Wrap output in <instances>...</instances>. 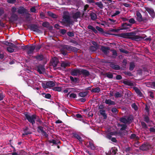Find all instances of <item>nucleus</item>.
<instances>
[{
  "mask_svg": "<svg viewBox=\"0 0 155 155\" xmlns=\"http://www.w3.org/2000/svg\"><path fill=\"white\" fill-rule=\"evenodd\" d=\"M87 3H90L92 5L94 6V4L95 2L94 0H87Z\"/></svg>",
  "mask_w": 155,
  "mask_h": 155,
  "instance_id": "52",
  "label": "nucleus"
},
{
  "mask_svg": "<svg viewBox=\"0 0 155 155\" xmlns=\"http://www.w3.org/2000/svg\"><path fill=\"white\" fill-rule=\"evenodd\" d=\"M58 63V60L57 59L55 58L53 59L52 62V65L54 67H57V64Z\"/></svg>",
  "mask_w": 155,
  "mask_h": 155,
  "instance_id": "34",
  "label": "nucleus"
},
{
  "mask_svg": "<svg viewBox=\"0 0 155 155\" xmlns=\"http://www.w3.org/2000/svg\"><path fill=\"white\" fill-rule=\"evenodd\" d=\"M132 35L130 37V39L132 40L136 41H140L142 39L144 38V37H143L140 36L136 35V33L134 32H131Z\"/></svg>",
  "mask_w": 155,
  "mask_h": 155,
  "instance_id": "5",
  "label": "nucleus"
},
{
  "mask_svg": "<svg viewBox=\"0 0 155 155\" xmlns=\"http://www.w3.org/2000/svg\"><path fill=\"white\" fill-rule=\"evenodd\" d=\"M55 85V83L52 81H48L46 83V85L48 86V88L53 87Z\"/></svg>",
  "mask_w": 155,
  "mask_h": 155,
  "instance_id": "22",
  "label": "nucleus"
},
{
  "mask_svg": "<svg viewBox=\"0 0 155 155\" xmlns=\"http://www.w3.org/2000/svg\"><path fill=\"white\" fill-rule=\"evenodd\" d=\"M136 16H137V20L139 22L144 21V19L142 18V15L139 12H137Z\"/></svg>",
  "mask_w": 155,
  "mask_h": 155,
  "instance_id": "16",
  "label": "nucleus"
},
{
  "mask_svg": "<svg viewBox=\"0 0 155 155\" xmlns=\"http://www.w3.org/2000/svg\"><path fill=\"white\" fill-rule=\"evenodd\" d=\"M8 47H11V48H17L18 47L16 45L13 44L12 43H11L9 45Z\"/></svg>",
  "mask_w": 155,
  "mask_h": 155,
  "instance_id": "64",
  "label": "nucleus"
},
{
  "mask_svg": "<svg viewBox=\"0 0 155 155\" xmlns=\"http://www.w3.org/2000/svg\"><path fill=\"white\" fill-rule=\"evenodd\" d=\"M80 69H73L71 71L70 73L73 76H77L78 75H80Z\"/></svg>",
  "mask_w": 155,
  "mask_h": 155,
  "instance_id": "8",
  "label": "nucleus"
},
{
  "mask_svg": "<svg viewBox=\"0 0 155 155\" xmlns=\"http://www.w3.org/2000/svg\"><path fill=\"white\" fill-rule=\"evenodd\" d=\"M80 16L81 12L79 11H77L72 14V18L74 20H77L80 17Z\"/></svg>",
  "mask_w": 155,
  "mask_h": 155,
  "instance_id": "17",
  "label": "nucleus"
},
{
  "mask_svg": "<svg viewBox=\"0 0 155 155\" xmlns=\"http://www.w3.org/2000/svg\"><path fill=\"white\" fill-rule=\"evenodd\" d=\"M97 6L100 8L103 9L104 6L101 2H95L94 4V5Z\"/></svg>",
  "mask_w": 155,
  "mask_h": 155,
  "instance_id": "28",
  "label": "nucleus"
},
{
  "mask_svg": "<svg viewBox=\"0 0 155 155\" xmlns=\"http://www.w3.org/2000/svg\"><path fill=\"white\" fill-rule=\"evenodd\" d=\"M70 63L69 62H63L61 63V67L65 68L68 66H70Z\"/></svg>",
  "mask_w": 155,
  "mask_h": 155,
  "instance_id": "37",
  "label": "nucleus"
},
{
  "mask_svg": "<svg viewBox=\"0 0 155 155\" xmlns=\"http://www.w3.org/2000/svg\"><path fill=\"white\" fill-rule=\"evenodd\" d=\"M117 149L115 147H112L110 150V154L113 153L115 155L116 154L117 152Z\"/></svg>",
  "mask_w": 155,
  "mask_h": 155,
  "instance_id": "38",
  "label": "nucleus"
},
{
  "mask_svg": "<svg viewBox=\"0 0 155 155\" xmlns=\"http://www.w3.org/2000/svg\"><path fill=\"white\" fill-rule=\"evenodd\" d=\"M131 32H127L125 33H121V34H117L116 35L124 38L130 39V37L132 35Z\"/></svg>",
  "mask_w": 155,
  "mask_h": 155,
  "instance_id": "6",
  "label": "nucleus"
},
{
  "mask_svg": "<svg viewBox=\"0 0 155 155\" xmlns=\"http://www.w3.org/2000/svg\"><path fill=\"white\" fill-rule=\"evenodd\" d=\"M33 58L36 59L38 61H40L43 60L44 57L43 54H40L36 56H34Z\"/></svg>",
  "mask_w": 155,
  "mask_h": 155,
  "instance_id": "19",
  "label": "nucleus"
},
{
  "mask_svg": "<svg viewBox=\"0 0 155 155\" xmlns=\"http://www.w3.org/2000/svg\"><path fill=\"white\" fill-rule=\"evenodd\" d=\"M88 144L87 145L88 147H90L91 149L93 150H94L95 149V147L94 144L93 143V141H90L88 143Z\"/></svg>",
  "mask_w": 155,
  "mask_h": 155,
  "instance_id": "25",
  "label": "nucleus"
},
{
  "mask_svg": "<svg viewBox=\"0 0 155 155\" xmlns=\"http://www.w3.org/2000/svg\"><path fill=\"white\" fill-rule=\"evenodd\" d=\"M150 146L148 144L146 143L142 144L140 147V149L142 151L147 150L150 149Z\"/></svg>",
  "mask_w": 155,
  "mask_h": 155,
  "instance_id": "11",
  "label": "nucleus"
},
{
  "mask_svg": "<svg viewBox=\"0 0 155 155\" xmlns=\"http://www.w3.org/2000/svg\"><path fill=\"white\" fill-rule=\"evenodd\" d=\"M101 91L100 88L99 87H96L94 88H92L91 90V91L92 93H99Z\"/></svg>",
  "mask_w": 155,
  "mask_h": 155,
  "instance_id": "33",
  "label": "nucleus"
},
{
  "mask_svg": "<svg viewBox=\"0 0 155 155\" xmlns=\"http://www.w3.org/2000/svg\"><path fill=\"white\" fill-rule=\"evenodd\" d=\"M67 35L69 36L72 37L74 36V34L72 32L68 31L67 33Z\"/></svg>",
  "mask_w": 155,
  "mask_h": 155,
  "instance_id": "61",
  "label": "nucleus"
},
{
  "mask_svg": "<svg viewBox=\"0 0 155 155\" xmlns=\"http://www.w3.org/2000/svg\"><path fill=\"white\" fill-rule=\"evenodd\" d=\"M141 123L143 128L146 129L148 128L147 124L144 122L142 121Z\"/></svg>",
  "mask_w": 155,
  "mask_h": 155,
  "instance_id": "46",
  "label": "nucleus"
},
{
  "mask_svg": "<svg viewBox=\"0 0 155 155\" xmlns=\"http://www.w3.org/2000/svg\"><path fill=\"white\" fill-rule=\"evenodd\" d=\"M42 45H40L35 46V50L36 51H38L42 47Z\"/></svg>",
  "mask_w": 155,
  "mask_h": 155,
  "instance_id": "48",
  "label": "nucleus"
},
{
  "mask_svg": "<svg viewBox=\"0 0 155 155\" xmlns=\"http://www.w3.org/2000/svg\"><path fill=\"white\" fill-rule=\"evenodd\" d=\"M80 75L82 74L84 77H87L90 74L89 72L87 70L80 69Z\"/></svg>",
  "mask_w": 155,
  "mask_h": 155,
  "instance_id": "12",
  "label": "nucleus"
},
{
  "mask_svg": "<svg viewBox=\"0 0 155 155\" xmlns=\"http://www.w3.org/2000/svg\"><path fill=\"white\" fill-rule=\"evenodd\" d=\"M114 96L116 98H117L121 97L122 95L119 92H117L115 93Z\"/></svg>",
  "mask_w": 155,
  "mask_h": 155,
  "instance_id": "50",
  "label": "nucleus"
},
{
  "mask_svg": "<svg viewBox=\"0 0 155 155\" xmlns=\"http://www.w3.org/2000/svg\"><path fill=\"white\" fill-rule=\"evenodd\" d=\"M105 103L106 104L109 105H115L116 104L115 101L110 99H106Z\"/></svg>",
  "mask_w": 155,
  "mask_h": 155,
  "instance_id": "27",
  "label": "nucleus"
},
{
  "mask_svg": "<svg viewBox=\"0 0 155 155\" xmlns=\"http://www.w3.org/2000/svg\"><path fill=\"white\" fill-rule=\"evenodd\" d=\"M122 83L123 84L129 86H133V84L132 83L127 81L124 80L123 81Z\"/></svg>",
  "mask_w": 155,
  "mask_h": 155,
  "instance_id": "41",
  "label": "nucleus"
},
{
  "mask_svg": "<svg viewBox=\"0 0 155 155\" xmlns=\"http://www.w3.org/2000/svg\"><path fill=\"white\" fill-rule=\"evenodd\" d=\"M144 120L147 123H148L150 121V119L149 117L147 116H145L144 117Z\"/></svg>",
  "mask_w": 155,
  "mask_h": 155,
  "instance_id": "60",
  "label": "nucleus"
},
{
  "mask_svg": "<svg viewBox=\"0 0 155 155\" xmlns=\"http://www.w3.org/2000/svg\"><path fill=\"white\" fill-rule=\"evenodd\" d=\"M41 95L46 98L49 99L51 98V94L49 93L46 94L45 93H42Z\"/></svg>",
  "mask_w": 155,
  "mask_h": 155,
  "instance_id": "35",
  "label": "nucleus"
},
{
  "mask_svg": "<svg viewBox=\"0 0 155 155\" xmlns=\"http://www.w3.org/2000/svg\"><path fill=\"white\" fill-rule=\"evenodd\" d=\"M18 19V16L15 14H12L11 17L9 18L10 21L12 22L17 21Z\"/></svg>",
  "mask_w": 155,
  "mask_h": 155,
  "instance_id": "13",
  "label": "nucleus"
},
{
  "mask_svg": "<svg viewBox=\"0 0 155 155\" xmlns=\"http://www.w3.org/2000/svg\"><path fill=\"white\" fill-rule=\"evenodd\" d=\"M48 15L53 18H57V16L55 14L51 12H48Z\"/></svg>",
  "mask_w": 155,
  "mask_h": 155,
  "instance_id": "39",
  "label": "nucleus"
},
{
  "mask_svg": "<svg viewBox=\"0 0 155 155\" xmlns=\"http://www.w3.org/2000/svg\"><path fill=\"white\" fill-rule=\"evenodd\" d=\"M109 63H110V67L113 69L115 70H119L120 69V66L117 65L115 63L113 62H110Z\"/></svg>",
  "mask_w": 155,
  "mask_h": 155,
  "instance_id": "9",
  "label": "nucleus"
},
{
  "mask_svg": "<svg viewBox=\"0 0 155 155\" xmlns=\"http://www.w3.org/2000/svg\"><path fill=\"white\" fill-rule=\"evenodd\" d=\"M104 75L108 78L111 79L113 78V75L111 72H108L105 73H104Z\"/></svg>",
  "mask_w": 155,
  "mask_h": 155,
  "instance_id": "36",
  "label": "nucleus"
},
{
  "mask_svg": "<svg viewBox=\"0 0 155 155\" xmlns=\"http://www.w3.org/2000/svg\"><path fill=\"white\" fill-rule=\"evenodd\" d=\"M28 128L27 127H26L23 130L24 133L22 134V137L24 136L25 135H27L29 134H31V132L30 131H27Z\"/></svg>",
  "mask_w": 155,
  "mask_h": 155,
  "instance_id": "24",
  "label": "nucleus"
},
{
  "mask_svg": "<svg viewBox=\"0 0 155 155\" xmlns=\"http://www.w3.org/2000/svg\"><path fill=\"white\" fill-rule=\"evenodd\" d=\"M132 108H134L135 110H136L138 109V107L137 105L135 103L133 104L132 106Z\"/></svg>",
  "mask_w": 155,
  "mask_h": 155,
  "instance_id": "63",
  "label": "nucleus"
},
{
  "mask_svg": "<svg viewBox=\"0 0 155 155\" xmlns=\"http://www.w3.org/2000/svg\"><path fill=\"white\" fill-rule=\"evenodd\" d=\"M75 117L77 118H79V120H82L83 117L81 114H77L76 115Z\"/></svg>",
  "mask_w": 155,
  "mask_h": 155,
  "instance_id": "57",
  "label": "nucleus"
},
{
  "mask_svg": "<svg viewBox=\"0 0 155 155\" xmlns=\"http://www.w3.org/2000/svg\"><path fill=\"white\" fill-rule=\"evenodd\" d=\"M119 50L121 52L124 53L126 54H127L129 53V51L125 50L124 49L122 48H120Z\"/></svg>",
  "mask_w": 155,
  "mask_h": 155,
  "instance_id": "51",
  "label": "nucleus"
},
{
  "mask_svg": "<svg viewBox=\"0 0 155 155\" xmlns=\"http://www.w3.org/2000/svg\"><path fill=\"white\" fill-rule=\"evenodd\" d=\"M130 138L131 139H134L135 140H139V137L137 136L136 134H131Z\"/></svg>",
  "mask_w": 155,
  "mask_h": 155,
  "instance_id": "31",
  "label": "nucleus"
},
{
  "mask_svg": "<svg viewBox=\"0 0 155 155\" xmlns=\"http://www.w3.org/2000/svg\"><path fill=\"white\" fill-rule=\"evenodd\" d=\"M37 131L38 132H41L42 133L44 131L43 127L40 126H38L37 127Z\"/></svg>",
  "mask_w": 155,
  "mask_h": 155,
  "instance_id": "44",
  "label": "nucleus"
},
{
  "mask_svg": "<svg viewBox=\"0 0 155 155\" xmlns=\"http://www.w3.org/2000/svg\"><path fill=\"white\" fill-rule=\"evenodd\" d=\"M62 1L63 4L65 5H68L70 2L71 1V0H61Z\"/></svg>",
  "mask_w": 155,
  "mask_h": 155,
  "instance_id": "47",
  "label": "nucleus"
},
{
  "mask_svg": "<svg viewBox=\"0 0 155 155\" xmlns=\"http://www.w3.org/2000/svg\"><path fill=\"white\" fill-rule=\"evenodd\" d=\"M48 142L49 143H52L56 145H57L58 144V143L60 142V141H58V142H57V141L54 139L52 140H48Z\"/></svg>",
  "mask_w": 155,
  "mask_h": 155,
  "instance_id": "42",
  "label": "nucleus"
},
{
  "mask_svg": "<svg viewBox=\"0 0 155 155\" xmlns=\"http://www.w3.org/2000/svg\"><path fill=\"white\" fill-rule=\"evenodd\" d=\"M73 135L74 137L78 139L80 142L83 141V139L78 134L74 133H73Z\"/></svg>",
  "mask_w": 155,
  "mask_h": 155,
  "instance_id": "26",
  "label": "nucleus"
},
{
  "mask_svg": "<svg viewBox=\"0 0 155 155\" xmlns=\"http://www.w3.org/2000/svg\"><path fill=\"white\" fill-rule=\"evenodd\" d=\"M30 29L34 32L38 33H41L42 31L39 29V27L36 24H31L29 25Z\"/></svg>",
  "mask_w": 155,
  "mask_h": 155,
  "instance_id": "4",
  "label": "nucleus"
},
{
  "mask_svg": "<svg viewBox=\"0 0 155 155\" xmlns=\"http://www.w3.org/2000/svg\"><path fill=\"white\" fill-rule=\"evenodd\" d=\"M52 89L54 91L60 92L61 91V88L59 87H53Z\"/></svg>",
  "mask_w": 155,
  "mask_h": 155,
  "instance_id": "49",
  "label": "nucleus"
},
{
  "mask_svg": "<svg viewBox=\"0 0 155 155\" xmlns=\"http://www.w3.org/2000/svg\"><path fill=\"white\" fill-rule=\"evenodd\" d=\"M65 46L64 48L66 49L67 51H71L72 46L66 45H65Z\"/></svg>",
  "mask_w": 155,
  "mask_h": 155,
  "instance_id": "53",
  "label": "nucleus"
},
{
  "mask_svg": "<svg viewBox=\"0 0 155 155\" xmlns=\"http://www.w3.org/2000/svg\"><path fill=\"white\" fill-rule=\"evenodd\" d=\"M35 49V45L29 46L27 51V53L28 54H32Z\"/></svg>",
  "mask_w": 155,
  "mask_h": 155,
  "instance_id": "15",
  "label": "nucleus"
},
{
  "mask_svg": "<svg viewBox=\"0 0 155 155\" xmlns=\"http://www.w3.org/2000/svg\"><path fill=\"white\" fill-rule=\"evenodd\" d=\"M127 118L126 116L123 117L119 119V121L123 123L124 124H118V127H120L121 128L120 129V131H122L125 130L127 129V124L129 125L134 120L133 116L132 115H129L127 117Z\"/></svg>",
  "mask_w": 155,
  "mask_h": 155,
  "instance_id": "1",
  "label": "nucleus"
},
{
  "mask_svg": "<svg viewBox=\"0 0 155 155\" xmlns=\"http://www.w3.org/2000/svg\"><path fill=\"white\" fill-rule=\"evenodd\" d=\"M13 48H11V47H7V49L9 52L12 53L14 51V49Z\"/></svg>",
  "mask_w": 155,
  "mask_h": 155,
  "instance_id": "56",
  "label": "nucleus"
},
{
  "mask_svg": "<svg viewBox=\"0 0 155 155\" xmlns=\"http://www.w3.org/2000/svg\"><path fill=\"white\" fill-rule=\"evenodd\" d=\"M65 48V45H62L61 46V48L60 50L61 53L64 56L66 55L67 54V50L66 48Z\"/></svg>",
  "mask_w": 155,
  "mask_h": 155,
  "instance_id": "21",
  "label": "nucleus"
},
{
  "mask_svg": "<svg viewBox=\"0 0 155 155\" xmlns=\"http://www.w3.org/2000/svg\"><path fill=\"white\" fill-rule=\"evenodd\" d=\"M116 134H118L119 136L121 137H123L124 134L122 132L120 131L115 132Z\"/></svg>",
  "mask_w": 155,
  "mask_h": 155,
  "instance_id": "55",
  "label": "nucleus"
},
{
  "mask_svg": "<svg viewBox=\"0 0 155 155\" xmlns=\"http://www.w3.org/2000/svg\"><path fill=\"white\" fill-rule=\"evenodd\" d=\"M28 11L23 6H21L19 7L17 10L18 13L21 14H27Z\"/></svg>",
  "mask_w": 155,
  "mask_h": 155,
  "instance_id": "7",
  "label": "nucleus"
},
{
  "mask_svg": "<svg viewBox=\"0 0 155 155\" xmlns=\"http://www.w3.org/2000/svg\"><path fill=\"white\" fill-rule=\"evenodd\" d=\"M87 28L89 29H90L92 31L95 33L96 34L97 33V31L96 29H95L93 26L92 25H89L87 26Z\"/></svg>",
  "mask_w": 155,
  "mask_h": 155,
  "instance_id": "30",
  "label": "nucleus"
},
{
  "mask_svg": "<svg viewBox=\"0 0 155 155\" xmlns=\"http://www.w3.org/2000/svg\"><path fill=\"white\" fill-rule=\"evenodd\" d=\"M90 16L91 17V19L93 20H95L97 19V15L94 12L91 13L90 14Z\"/></svg>",
  "mask_w": 155,
  "mask_h": 155,
  "instance_id": "32",
  "label": "nucleus"
},
{
  "mask_svg": "<svg viewBox=\"0 0 155 155\" xmlns=\"http://www.w3.org/2000/svg\"><path fill=\"white\" fill-rule=\"evenodd\" d=\"M132 25L130 24H128L126 23H123L121 25V27L122 28H121L120 30H123L127 29L129 28V27H128V26L130 27Z\"/></svg>",
  "mask_w": 155,
  "mask_h": 155,
  "instance_id": "18",
  "label": "nucleus"
},
{
  "mask_svg": "<svg viewBox=\"0 0 155 155\" xmlns=\"http://www.w3.org/2000/svg\"><path fill=\"white\" fill-rule=\"evenodd\" d=\"M24 115L26 119L27 120L28 122L31 123L32 125H34L35 123V120L37 119V115L35 114H33L31 116L30 114L28 112H25Z\"/></svg>",
  "mask_w": 155,
  "mask_h": 155,
  "instance_id": "2",
  "label": "nucleus"
},
{
  "mask_svg": "<svg viewBox=\"0 0 155 155\" xmlns=\"http://www.w3.org/2000/svg\"><path fill=\"white\" fill-rule=\"evenodd\" d=\"M73 21L71 19L69 15L64 14L63 16V19L62 23L63 25H66V26H69L73 25Z\"/></svg>",
  "mask_w": 155,
  "mask_h": 155,
  "instance_id": "3",
  "label": "nucleus"
},
{
  "mask_svg": "<svg viewBox=\"0 0 155 155\" xmlns=\"http://www.w3.org/2000/svg\"><path fill=\"white\" fill-rule=\"evenodd\" d=\"M133 89L134 90L136 93L137 94L138 96L140 97H142L143 96V94L141 92L139 89L137 87H134Z\"/></svg>",
  "mask_w": 155,
  "mask_h": 155,
  "instance_id": "20",
  "label": "nucleus"
},
{
  "mask_svg": "<svg viewBox=\"0 0 155 155\" xmlns=\"http://www.w3.org/2000/svg\"><path fill=\"white\" fill-rule=\"evenodd\" d=\"M42 26L45 27H48L49 25V23L47 21L43 22L42 24Z\"/></svg>",
  "mask_w": 155,
  "mask_h": 155,
  "instance_id": "58",
  "label": "nucleus"
},
{
  "mask_svg": "<svg viewBox=\"0 0 155 155\" xmlns=\"http://www.w3.org/2000/svg\"><path fill=\"white\" fill-rule=\"evenodd\" d=\"M129 22L130 24H133L136 23V21L133 18H131L129 20Z\"/></svg>",
  "mask_w": 155,
  "mask_h": 155,
  "instance_id": "54",
  "label": "nucleus"
},
{
  "mask_svg": "<svg viewBox=\"0 0 155 155\" xmlns=\"http://www.w3.org/2000/svg\"><path fill=\"white\" fill-rule=\"evenodd\" d=\"M37 70L40 74H42L43 73V72L45 71V69L44 66L42 64H39L37 66Z\"/></svg>",
  "mask_w": 155,
  "mask_h": 155,
  "instance_id": "10",
  "label": "nucleus"
},
{
  "mask_svg": "<svg viewBox=\"0 0 155 155\" xmlns=\"http://www.w3.org/2000/svg\"><path fill=\"white\" fill-rule=\"evenodd\" d=\"M145 10L150 14V16L153 18L155 16V13L153 10L151 8L149 7H146Z\"/></svg>",
  "mask_w": 155,
  "mask_h": 155,
  "instance_id": "14",
  "label": "nucleus"
},
{
  "mask_svg": "<svg viewBox=\"0 0 155 155\" xmlns=\"http://www.w3.org/2000/svg\"><path fill=\"white\" fill-rule=\"evenodd\" d=\"M111 110L113 113H114L115 114H117L118 112V110L115 107H112Z\"/></svg>",
  "mask_w": 155,
  "mask_h": 155,
  "instance_id": "45",
  "label": "nucleus"
},
{
  "mask_svg": "<svg viewBox=\"0 0 155 155\" xmlns=\"http://www.w3.org/2000/svg\"><path fill=\"white\" fill-rule=\"evenodd\" d=\"M110 49L109 47H105L104 46H102L101 48V50L105 54H107L109 52L108 50Z\"/></svg>",
  "mask_w": 155,
  "mask_h": 155,
  "instance_id": "23",
  "label": "nucleus"
},
{
  "mask_svg": "<svg viewBox=\"0 0 155 155\" xmlns=\"http://www.w3.org/2000/svg\"><path fill=\"white\" fill-rule=\"evenodd\" d=\"M99 112L100 114L104 117V119H106L107 117V115L105 113V111L104 110H100Z\"/></svg>",
  "mask_w": 155,
  "mask_h": 155,
  "instance_id": "29",
  "label": "nucleus"
},
{
  "mask_svg": "<svg viewBox=\"0 0 155 155\" xmlns=\"http://www.w3.org/2000/svg\"><path fill=\"white\" fill-rule=\"evenodd\" d=\"M88 92L87 91L81 92L79 93V95L81 97H84L87 95Z\"/></svg>",
  "mask_w": 155,
  "mask_h": 155,
  "instance_id": "40",
  "label": "nucleus"
},
{
  "mask_svg": "<svg viewBox=\"0 0 155 155\" xmlns=\"http://www.w3.org/2000/svg\"><path fill=\"white\" fill-rule=\"evenodd\" d=\"M135 67V65L133 62H131L130 64L129 70L130 71H132Z\"/></svg>",
  "mask_w": 155,
  "mask_h": 155,
  "instance_id": "43",
  "label": "nucleus"
},
{
  "mask_svg": "<svg viewBox=\"0 0 155 155\" xmlns=\"http://www.w3.org/2000/svg\"><path fill=\"white\" fill-rule=\"evenodd\" d=\"M78 50V49L77 48L72 46L71 51H73L74 52H77Z\"/></svg>",
  "mask_w": 155,
  "mask_h": 155,
  "instance_id": "62",
  "label": "nucleus"
},
{
  "mask_svg": "<svg viewBox=\"0 0 155 155\" xmlns=\"http://www.w3.org/2000/svg\"><path fill=\"white\" fill-rule=\"evenodd\" d=\"M96 29L99 32H100L101 33H103L104 32L103 28H101L100 27H99L98 26H96Z\"/></svg>",
  "mask_w": 155,
  "mask_h": 155,
  "instance_id": "59",
  "label": "nucleus"
}]
</instances>
